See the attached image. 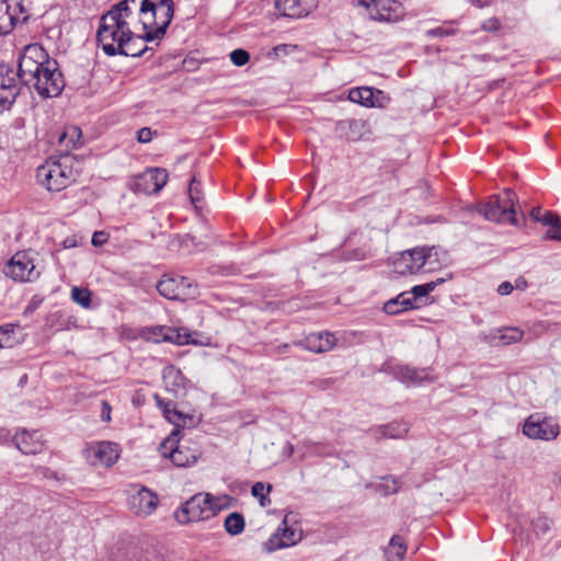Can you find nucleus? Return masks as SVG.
<instances>
[{
  "label": "nucleus",
  "instance_id": "3c124183",
  "mask_svg": "<svg viewBox=\"0 0 561 561\" xmlns=\"http://www.w3.org/2000/svg\"><path fill=\"white\" fill-rule=\"evenodd\" d=\"M370 255V251L367 248H359L355 251H353L352 255L348 257V260H355V261H362L367 259Z\"/></svg>",
  "mask_w": 561,
  "mask_h": 561
},
{
  "label": "nucleus",
  "instance_id": "f3484780",
  "mask_svg": "<svg viewBox=\"0 0 561 561\" xmlns=\"http://www.w3.org/2000/svg\"><path fill=\"white\" fill-rule=\"evenodd\" d=\"M365 5L369 16L379 22H397L404 14L402 4L396 0H371Z\"/></svg>",
  "mask_w": 561,
  "mask_h": 561
},
{
  "label": "nucleus",
  "instance_id": "c9c22d12",
  "mask_svg": "<svg viewBox=\"0 0 561 561\" xmlns=\"http://www.w3.org/2000/svg\"><path fill=\"white\" fill-rule=\"evenodd\" d=\"M153 399H154V401L157 403V407L161 410L162 415L164 416V419L169 423L174 422L175 413L178 411V409L175 407V403L173 401H171V400L165 401L159 394H154Z\"/></svg>",
  "mask_w": 561,
  "mask_h": 561
},
{
  "label": "nucleus",
  "instance_id": "680f3d73",
  "mask_svg": "<svg viewBox=\"0 0 561 561\" xmlns=\"http://www.w3.org/2000/svg\"><path fill=\"white\" fill-rule=\"evenodd\" d=\"M75 245H76V241H75V240H72V239H66V240L64 241V247H65V248H67V249H68V248H72V247H75Z\"/></svg>",
  "mask_w": 561,
  "mask_h": 561
},
{
  "label": "nucleus",
  "instance_id": "dca6fc26",
  "mask_svg": "<svg viewBox=\"0 0 561 561\" xmlns=\"http://www.w3.org/2000/svg\"><path fill=\"white\" fill-rule=\"evenodd\" d=\"M302 538V530L297 525H288L287 516L278 526L277 530L265 542L267 551H275L282 548L298 543Z\"/></svg>",
  "mask_w": 561,
  "mask_h": 561
},
{
  "label": "nucleus",
  "instance_id": "7ed1b4c3",
  "mask_svg": "<svg viewBox=\"0 0 561 561\" xmlns=\"http://www.w3.org/2000/svg\"><path fill=\"white\" fill-rule=\"evenodd\" d=\"M440 267L435 247H416L399 253L392 261L393 272L399 275L432 273Z\"/></svg>",
  "mask_w": 561,
  "mask_h": 561
},
{
  "label": "nucleus",
  "instance_id": "2f4dec72",
  "mask_svg": "<svg viewBox=\"0 0 561 561\" xmlns=\"http://www.w3.org/2000/svg\"><path fill=\"white\" fill-rule=\"evenodd\" d=\"M225 530L231 536L240 535L245 527L244 517L242 514L233 512L230 513L224 522Z\"/></svg>",
  "mask_w": 561,
  "mask_h": 561
},
{
  "label": "nucleus",
  "instance_id": "f03ea898",
  "mask_svg": "<svg viewBox=\"0 0 561 561\" xmlns=\"http://www.w3.org/2000/svg\"><path fill=\"white\" fill-rule=\"evenodd\" d=\"M131 13L139 22L138 30L146 42L161 39L174 15L173 0H127Z\"/></svg>",
  "mask_w": 561,
  "mask_h": 561
},
{
  "label": "nucleus",
  "instance_id": "5fc2aeb1",
  "mask_svg": "<svg viewBox=\"0 0 561 561\" xmlns=\"http://www.w3.org/2000/svg\"><path fill=\"white\" fill-rule=\"evenodd\" d=\"M514 289V286L510 282H503L497 287V293L502 296L510 295Z\"/></svg>",
  "mask_w": 561,
  "mask_h": 561
},
{
  "label": "nucleus",
  "instance_id": "052dcab7",
  "mask_svg": "<svg viewBox=\"0 0 561 561\" xmlns=\"http://www.w3.org/2000/svg\"><path fill=\"white\" fill-rule=\"evenodd\" d=\"M193 185H194V182L191 183V186H190V196H191V199L194 204H196L197 202H199V198L196 197L194 194H193Z\"/></svg>",
  "mask_w": 561,
  "mask_h": 561
},
{
  "label": "nucleus",
  "instance_id": "393cba45",
  "mask_svg": "<svg viewBox=\"0 0 561 561\" xmlns=\"http://www.w3.org/2000/svg\"><path fill=\"white\" fill-rule=\"evenodd\" d=\"M82 133L78 126H67L58 137L59 151L69 154L81 142Z\"/></svg>",
  "mask_w": 561,
  "mask_h": 561
},
{
  "label": "nucleus",
  "instance_id": "bb28decb",
  "mask_svg": "<svg viewBox=\"0 0 561 561\" xmlns=\"http://www.w3.org/2000/svg\"><path fill=\"white\" fill-rule=\"evenodd\" d=\"M444 282L445 278L439 277L426 284L415 285L410 290H408L412 302H414L415 309L420 308L423 299L426 298L438 285L443 284Z\"/></svg>",
  "mask_w": 561,
  "mask_h": 561
},
{
  "label": "nucleus",
  "instance_id": "f8f14e48",
  "mask_svg": "<svg viewBox=\"0 0 561 561\" xmlns=\"http://www.w3.org/2000/svg\"><path fill=\"white\" fill-rule=\"evenodd\" d=\"M121 451L117 443L101 440L87 444L83 454L90 465L110 468L117 462Z\"/></svg>",
  "mask_w": 561,
  "mask_h": 561
},
{
  "label": "nucleus",
  "instance_id": "aec40b11",
  "mask_svg": "<svg viewBox=\"0 0 561 561\" xmlns=\"http://www.w3.org/2000/svg\"><path fill=\"white\" fill-rule=\"evenodd\" d=\"M391 374L396 379L407 386H420L423 381H431V369H417L409 365H394L391 367Z\"/></svg>",
  "mask_w": 561,
  "mask_h": 561
},
{
  "label": "nucleus",
  "instance_id": "de8ad7c7",
  "mask_svg": "<svg viewBox=\"0 0 561 561\" xmlns=\"http://www.w3.org/2000/svg\"><path fill=\"white\" fill-rule=\"evenodd\" d=\"M454 34H455L454 28H446V27H442V26H438V27L427 31L428 36L443 37V36H449V35H454Z\"/></svg>",
  "mask_w": 561,
  "mask_h": 561
},
{
  "label": "nucleus",
  "instance_id": "603ef678",
  "mask_svg": "<svg viewBox=\"0 0 561 561\" xmlns=\"http://www.w3.org/2000/svg\"><path fill=\"white\" fill-rule=\"evenodd\" d=\"M91 242L95 247L103 245L107 242V233L104 231H95L92 236Z\"/></svg>",
  "mask_w": 561,
  "mask_h": 561
},
{
  "label": "nucleus",
  "instance_id": "9d476101",
  "mask_svg": "<svg viewBox=\"0 0 561 561\" xmlns=\"http://www.w3.org/2000/svg\"><path fill=\"white\" fill-rule=\"evenodd\" d=\"M174 516L180 524L208 520L214 517V508L206 493H198L175 511Z\"/></svg>",
  "mask_w": 561,
  "mask_h": 561
},
{
  "label": "nucleus",
  "instance_id": "79ce46f5",
  "mask_svg": "<svg viewBox=\"0 0 561 561\" xmlns=\"http://www.w3.org/2000/svg\"><path fill=\"white\" fill-rule=\"evenodd\" d=\"M231 62L237 67H242L247 65L250 60V54L245 49L238 48L230 53L229 55Z\"/></svg>",
  "mask_w": 561,
  "mask_h": 561
},
{
  "label": "nucleus",
  "instance_id": "09e8293b",
  "mask_svg": "<svg viewBox=\"0 0 561 561\" xmlns=\"http://www.w3.org/2000/svg\"><path fill=\"white\" fill-rule=\"evenodd\" d=\"M307 446H310L313 454L319 456H325L330 454V450L328 448L327 444L322 443H309Z\"/></svg>",
  "mask_w": 561,
  "mask_h": 561
},
{
  "label": "nucleus",
  "instance_id": "4c0bfd02",
  "mask_svg": "<svg viewBox=\"0 0 561 561\" xmlns=\"http://www.w3.org/2000/svg\"><path fill=\"white\" fill-rule=\"evenodd\" d=\"M18 324L7 323L0 325V348L12 347L15 343L14 331Z\"/></svg>",
  "mask_w": 561,
  "mask_h": 561
},
{
  "label": "nucleus",
  "instance_id": "4be33fe9",
  "mask_svg": "<svg viewBox=\"0 0 561 561\" xmlns=\"http://www.w3.org/2000/svg\"><path fill=\"white\" fill-rule=\"evenodd\" d=\"M337 339L329 331L308 334L297 345L305 347L313 353H324L331 351L336 345Z\"/></svg>",
  "mask_w": 561,
  "mask_h": 561
},
{
  "label": "nucleus",
  "instance_id": "e433bc0d",
  "mask_svg": "<svg viewBox=\"0 0 561 561\" xmlns=\"http://www.w3.org/2000/svg\"><path fill=\"white\" fill-rule=\"evenodd\" d=\"M71 299L81 307L89 309L92 304V293L88 288L75 286L71 289Z\"/></svg>",
  "mask_w": 561,
  "mask_h": 561
},
{
  "label": "nucleus",
  "instance_id": "39448f33",
  "mask_svg": "<svg viewBox=\"0 0 561 561\" xmlns=\"http://www.w3.org/2000/svg\"><path fill=\"white\" fill-rule=\"evenodd\" d=\"M479 213L486 220L517 226L515 192L511 188H505L501 194L491 196L486 203L479 207Z\"/></svg>",
  "mask_w": 561,
  "mask_h": 561
},
{
  "label": "nucleus",
  "instance_id": "ddd939ff",
  "mask_svg": "<svg viewBox=\"0 0 561 561\" xmlns=\"http://www.w3.org/2000/svg\"><path fill=\"white\" fill-rule=\"evenodd\" d=\"M523 434L530 439L553 440L560 434V426L551 417L535 413L525 420Z\"/></svg>",
  "mask_w": 561,
  "mask_h": 561
},
{
  "label": "nucleus",
  "instance_id": "58836bf2",
  "mask_svg": "<svg viewBox=\"0 0 561 561\" xmlns=\"http://www.w3.org/2000/svg\"><path fill=\"white\" fill-rule=\"evenodd\" d=\"M206 495L211 504V508H214V516L220 511L228 508L232 502V497L229 495L214 496L210 493H206Z\"/></svg>",
  "mask_w": 561,
  "mask_h": 561
},
{
  "label": "nucleus",
  "instance_id": "2eb2a0df",
  "mask_svg": "<svg viewBox=\"0 0 561 561\" xmlns=\"http://www.w3.org/2000/svg\"><path fill=\"white\" fill-rule=\"evenodd\" d=\"M135 492L128 499L130 511L139 517L151 515L158 507V495L142 485H134Z\"/></svg>",
  "mask_w": 561,
  "mask_h": 561
},
{
  "label": "nucleus",
  "instance_id": "20e7f679",
  "mask_svg": "<svg viewBox=\"0 0 561 561\" xmlns=\"http://www.w3.org/2000/svg\"><path fill=\"white\" fill-rule=\"evenodd\" d=\"M77 171L73 169V157L61 154L57 160L49 159L37 168V181L48 191L60 192L76 179Z\"/></svg>",
  "mask_w": 561,
  "mask_h": 561
},
{
  "label": "nucleus",
  "instance_id": "6ab92c4d",
  "mask_svg": "<svg viewBox=\"0 0 561 561\" xmlns=\"http://www.w3.org/2000/svg\"><path fill=\"white\" fill-rule=\"evenodd\" d=\"M13 443L25 455H36L44 449L43 435L38 431L22 428L14 435Z\"/></svg>",
  "mask_w": 561,
  "mask_h": 561
},
{
  "label": "nucleus",
  "instance_id": "c756f323",
  "mask_svg": "<svg viewBox=\"0 0 561 561\" xmlns=\"http://www.w3.org/2000/svg\"><path fill=\"white\" fill-rule=\"evenodd\" d=\"M407 552V545L403 537L394 535L391 537L389 546L386 550L388 561H401Z\"/></svg>",
  "mask_w": 561,
  "mask_h": 561
},
{
  "label": "nucleus",
  "instance_id": "4d7b16f0",
  "mask_svg": "<svg viewBox=\"0 0 561 561\" xmlns=\"http://www.w3.org/2000/svg\"><path fill=\"white\" fill-rule=\"evenodd\" d=\"M472 5L477 8H484L490 4V0H468Z\"/></svg>",
  "mask_w": 561,
  "mask_h": 561
},
{
  "label": "nucleus",
  "instance_id": "c85d7f7f",
  "mask_svg": "<svg viewBox=\"0 0 561 561\" xmlns=\"http://www.w3.org/2000/svg\"><path fill=\"white\" fill-rule=\"evenodd\" d=\"M170 329L171 327L164 325L146 327L140 330L139 335L145 341L152 343L168 342Z\"/></svg>",
  "mask_w": 561,
  "mask_h": 561
},
{
  "label": "nucleus",
  "instance_id": "1a4fd4ad",
  "mask_svg": "<svg viewBox=\"0 0 561 561\" xmlns=\"http://www.w3.org/2000/svg\"><path fill=\"white\" fill-rule=\"evenodd\" d=\"M31 85L35 88L37 93L44 98L58 96L65 87L62 73L58 69L56 60L50 59L38 71Z\"/></svg>",
  "mask_w": 561,
  "mask_h": 561
},
{
  "label": "nucleus",
  "instance_id": "7c9ffc66",
  "mask_svg": "<svg viewBox=\"0 0 561 561\" xmlns=\"http://www.w3.org/2000/svg\"><path fill=\"white\" fill-rule=\"evenodd\" d=\"M545 225L549 226L546 239L561 241V224L559 216L553 211L545 213Z\"/></svg>",
  "mask_w": 561,
  "mask_h": 561
},
{
  "label": "nucleus",
  "instance_id": "f257e3e1",
  "mask_svg": "<svg viewBox=\"0 0 561 561\" xmlns=\"http://www.w3.org/2000/svg\"><path fill=\"white\" fill-rule=\"evenodd\" d=\"M129 4L134 3L122 0L112 5L100 19L96 41L107 56L136 57L142 53L134 49L130 44L135 37L141 38V35L138 30L139 22H136V16L131 13Z\"/></svg>",
  "mask_w": 561,
  "mask_h": 561
},
{
  "label": "nucleus",
  "instance_id": "0eeeda50",
  "mask_svg": "<svg viewBox=\"0 0 561 561\" xmlns=\"http://www.w3.org/2000/svg\"><path fill=\"white\" fill-rule=\"evenodd\" d=\"M49 60L50 58L41 45H27L19 58V69L15 73L21 82L31 85V82L34 81L38 71L46 65V61Z\"/></svg>",
  "mask_w": 561,
  "mask_h": 561
},
{
  "label": "nucleus",
  "instance_id": "423d86ee",
  "mask_svg": "<svg viewBox=\"0 0 561 561\" xmlns=\"http://www.w3.org/2000/svg\"><path fill=\"white\" fill-rule=\"evenodd\" d=\"M159 451L163 458L170 459L176 467H190L194 465L201 456L197 448L180 444L179 430H173L160 444Z\"/></svg>",
  "mask_w": 561,
  "mask_h": 561
},
{
  "label": "nucleus",
  "instance_id": "bf43d9fd",
  "mask_svg": "<svg viewBox=\"0 0 561 561\" xmlns=\"http://www.w3.org/2000/svg\"><path fill=\"white\" fill-rule=\"evenodd\" d=\"M535 328L538 329L539 332H543V331L548 330L549 323L538 322L535 324Z\"/></svg>",
  "mask_w": 561,
  "mask_h": 561
},
{
  "label": "nucleus",
  "instance_id": "c03bdc74",
  "mask_svg": "<svg viewBox=\"0 0 561 561\" xmlns=\"http://www.w3.org/2000/svg\"><path fill=\"white\" fill-rule=\"evenodd\" d=\"M18 20V18L14 15V14H11L9 12V14L7 15V23H0V36H3V35H7L9 34L13 27H14V22Z\"/></svg>",
  "mask_w": 561,
  "mask_h": 561
},
{
  "label": "nucleus",
  "instance_id": "b1692460",
  "mask_svg": "<svg viewBox=\"0 0 561 561\" xmlns=\"http://www.w3.org/2000/svg\"><path fill=\"white\" fill-rule=\"evenodd\" d=\"M374 437L380 438H403L409 432V424L405 422L393 421L386 425L370 428L369 431Z\"/></svg>",
  "mask_w": 561,
  "mask_h": 561
},
{
  "label": "nucleus",
  "instance_id": "4468645a",
  "mask_svg": "<svg viewBox=\"0 0 561 561\" xmlns=\"http://www.w3.org/2000/svg\"><path fill=\"white\" fill-rule=\"evenodd\" d=\"M169 173L162 168H149L134 178L130 188L135 193L152 195L159 193L168 183Z\"/></svg>",
  "mask_w": 561,
  "mask_h": 561
},
{
  "label": "nucleus",
  "instance_id": "ea45409f",
  "mask_svg": "<svg viewBox=\"0 0 561 561\" xmlns=\"http://www.w3.org/2000/svg\"><path fill=\"white\" fill-rule=\"evenodd\" d=\"M171 424H173L175 426L174 430L180 431V428H183L186 426H193L195 424V417H194V415L183 413L178 410L175 413L174 422H172Z\"/></svg>",
  "mask_w": 561,
  "mask_h": 561
},
{
  "label": "nucleus",
  "instance_id": "a878e982",
  "mask_svg": "<svg viewBox=\"0 0 561 561\" xmlns=\"http://www.w3.org/2000/svg\"><path fill=\"white\" fill-rule=\"evenodd\" d=\"M162 379L169 391L178 393L185 389V377L174 365H168L162 370Z\"/></svg>",
  "mask_w": 561,
  "mask_h": 561
},
{
  "label": "nucleus",
  "instance_id": "49530a36",
  "mask_svg": "<svg viewBox=\"0 0 561 561\" xmlns=\"http://www.w3.org/2000/svg\"><path fill=\"white\" fill-rule=\"evenodd\" d=\"M500 27L501 22L497 18H490L485 20L481 25V28L485 32H497Z\"/></svg>",
  "mask_w": 561,
  "mask_h": 561
},
{
  "label": "nucleus",
  "instance_id": "8fccbe9b",
  "mask_svg": "<svg viewBox=\"0 0 561 561\" xmlns=\"http://www.w3.org/2000/svg\"><path fill=\"white\" fill-rule=\"evenodd\" d=\"M111 413H112L111 404L107 401H102L101 415H100L101 420L106 423L111 422V420H112Z\"/></svg>",
  "mask_w": 561,
  "mask_h": 561
},
{
  "label": "nucleus",
  "instance_id": "a211bd4d",
  "mask_svg": "<svg viewBox=\"0 0 561 561\" xmlns=\"http://www.w3.org/2000/svg\"><path fill=\"white\" fill-rule=\"evenodd\" d=\"M318 7V0H275L276 10L284 16L301 19Z\"/></svg>",
  "mask_w": 561,
  "mask_h": 561
},
{
  "label": "nucleus",
  "instance_id": "5701e85b",
  "mask_svg": "<svg viewBox=\"0 0 561 561\" xmlns=\"http://www.w3.org/2000/svg\"><path fill=\"white\" fill-rule=\"evenodd\" d=\"M383 98V92L370 87L353 88L348 92V100L358 103L366 107L380 106V99Z\"/></svg>",
  "mask_w": 561,
  "mask_h": 561
},
{
  "label": "nucleus",
  "instance_id": "72a5a7b5",
  "mask_svg": "<svg viewBox=\"0 0 561 561\" xmlns=\"http://www.w3.org/2000/svg\"><path fill=\"white\" fill-rule=\"evenodd\" d=\"M524 331L516 327H507L499 330V342L502 345L518 343L523 340Z\"/></svg>",
  "mask_w": 561,
  "mask_h": 561
},
{
  "label": "nucleus",
  "instance_id": "13d9d810",
  "mask_svg": "<svg viewBox=\"0 0 561 561\" xmlns=\"http://www.w3.org/2000/svg\"><path fill=\"white\" fill-rule=\"evenodd\" d=\"M42 471H43V476L47 479H56L57 478L56 472L51 471L48 468H43Z\"/></svg>",
  "mask_w": 561,
  "mask_h": 561
},
{
  "label": "nucleus",
  "instance_id": "37998d69",
  "mask_svg": "<svg viewBox=\"0 0 561 561\" xmlns=\"http://www.w3.org/2000/svg\"><path fill=\"white\" fill-rule=\"evenodd\" d=\"M401 488V483L399 479L394 477H386L382 479V483L380 484V489L383 490L385 494H393L397 493Z\"/></svg>",
  "mask_w": 561,
  "mask_h": 561
},
{
  "label": "nucleus",
  "instance_id": "a19ab883",
  "mask_svg": "<svg viewBox=\"0 0 561 561\" xmlns=\"http://www.w3.org/2000/svg\"><path fill=\"white\" fill-rule=\"evenodd\" d=\"M271 490V484L265 485L263 482H256L253 484L251 492L254 497H257L260 500V504L262 506H265L266 494L270 493Z\"/></svg>",
  "mask_w": 561,
  "mask_h": 561
},
{
  "label": "nucleus",
  "instance_id": "6e6552de",
  "mask_svg": "<svg viewBox=\"0 0 561 561\" xmlns=\"http://www.w3.org/2000/svg\"><path fill=\"white\" fill-rule=\"evenodd\" d=\"M36 252L33 250L18 251L4 267V274L18 282L36 280L41 271L35 263Z\"/></svg>",
  "mask_w": 561,
  "mask_h": 561
},
{
  "label": "nucleus",
  "instance_id": "864d4df0",
  "mask_svg": "<svg viewBox=\"0 0 561 561\" xmlns=\"http://www.w3.org/2000/svg\"><path fill=\"white\" fill-rule=\"evenodd\" d=\"M530 217L533 220L542 222L545 225V213H542L540 207H534L530 210Z\"/></svg>",
  "mask_w": 561,
  "mask_h": 561
},
{
  "label": "nucleus",
  "instance_id": "cd10ccee",
  "mask_svg": "<svg viewBox=\"0 0 561 561\" xmlns=\"http://www.w3.org/2000/svg\"><path fill=\"white\" fill-rule=\"evenodd\" d=\"M412 309H415V307L408 291L399 294L396 298L388 300L383 306V310L388 314H398Z\"/></svg>",
  "mask_w": 561,
  "mask_h": 561
},
{
  "label": "nucleus",
  "instance_id": "412c9836",
  "mask_svg": "<svg viewBox=\"0 0 561 561\" xmlns=\"http://www.w3.org/2000/svg\"><path fill=\"white\" fill-rule=\"evenodd\" d=\"M20 79L18 75L8 69L5 73L0 75V106L9 107L13 104L20 93Z\"/></svg>",
  "mask_w": 561,
  "mask_h": 561
},
{
  "label": "nucleus",
  "instance_id": "473e14b6",
  "mask_svg": "<svg viewBox=\"0 0 561 561\" xmlns=\"http://www.w3.org/2000/svg\"><path fill=\"white\" fill-rule=\"evenodd\" d=\"M5 13L4 15L2 16V22L1 23H7V15L9 14V12L11 14H14L18 20L14 22V26L18 24V23H23L25 21H27L28 19V10L25 8L23 1H16L14 3H10L8 0H5Z\"/></svg>",
  "mask_w": 561,
  "mask_h": 561
},
{
  "label": "nucleus",
  "instance_id": "9b49d317",
  "mask_svg": "<svg viewBox=\"0 0 561 561\" xmlns=\"http://www.w3.org/2000/svg\"><path fill=\"white\" fill-rule=\"evenodd\" d=\"M157 290L171 300L193 299L197 295V286L190 278L179 275H164L157 284Z\"/></svg>",
  "mask_w": 561,
  "mask_h": 561
},
{
  "label": "nucleus",
  "instance_id": "a18cd8bd",
  "mask_svg": "<svg viewBox=\"0 0 561 561\" xmlns=\"http://www.w3.org/2000/svg\"><path fill=\"white\" fill-rule=\"evenodd\" d=\"M153 134L156 131H152L149 127H142L137 131V140L140 144H148L151 141Z\"/></svg>",
  "mask_w": 561,
  "mask_h": 561
},
{
  "label": "nucleus",
  "instance_id": "f704fd0d",
  "mask_svg": "<svg viewBox=\"0 0 561 561\" xmlns=\"http://www.w3.org/2000/svg\"><path fill=\"white\" fill-rule=\"evenodd\" d=\"M168 342L178 344V345H187L194 343L192 340V335L187 329L184 328H171L169 330Z\"/></svg>",
  "mask_w": 561,
  "mask_h": 561
},
{
  "label": "nucleus",
  "instance_id": "e2e57ef3",
  "mask_svg": "<svg viewBox=\"0 0 561 561\" xmlns=\"http://www.w3.org/2000/svg\"><path fill=\"white\" fill-rule=\"evenodd\" d=\"M347 124L350 127H352L353 125H356L357 123L355 121H348Z\"/></svg>",
  "mask_w": 561,
  "mask_h": 561
},
{
  "label": "nucleus",
  "instance_id": "6e6d98bb",
  "mask_svg": "<svg viewBox=\"0 0 561 561\" xmlns=\"http://www.w3.org/2000/svg\"><path fill=\"white\" fill-rule=\"evenodd\" d=\"M549 526H550V522L548 518H538L537 522H536V527H540L542 530H547L549 529Z\"/></svg>",
  "mask_w": 561,
  "mask_h": 561
}]
</instances>
